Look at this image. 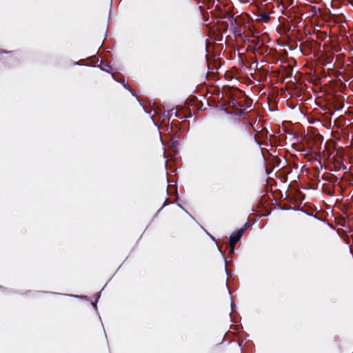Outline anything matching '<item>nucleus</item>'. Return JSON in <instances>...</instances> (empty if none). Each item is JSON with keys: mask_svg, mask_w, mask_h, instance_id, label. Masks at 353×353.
I'll return each mask as SVG.
<instances>
[{"mask_svg": "<svg viewBox=\"0 0 353 353\" xmlns=\"http://www.w3.org/2000/svg\"><path fill=\"white\" fill-rule=\"evenodd\" d=\"M243 234V230L237 229L234 231L230 236L229 241L231 244H236L242 237Z\"/></svg>", "mask_w": 353, "mask_h": 353, "instance_id": "f257e3e1", "label": "nucleus"}, {"mask_svg": "<svg viewBox=\"0 0 353 353\" xmlns=\"http://www.w3.org/2000/svg\"><path fill=\"white\" fill-rule=\"evenodd\" d=\"M231 103L232 105V106L234 107H236L237 105L241 107V108H243V109H241L239 111H238L237 112H231L230 114H234L235 116H237L239 117H241L242 115L244 114V112H245V108H244V106L243 105H241V103H238L236 100L233 99L232 101H231Z\"/></svg>", "mask_w": 353, "mask_h": 353, "instance_id": "f03ea898", "label": "nucleus"}, {"mask_svg": "<svg viewBox=\"0 0 353 353\" xmlns=\"http://www.w3.org/2000/svg\"><path fill=\"white\" fill-rule=\"evenodd\" d=\"M173 114L176 117L179 118V119H183V118H185L186 117L185 116L184 117H181L177 112H174V109L169 110L166 111L165 112H164L163 117L164 119H167L170 120L171 117Z\"/></svg>", "mask_w": 353, "mask_h": 353, "instance_id": "7ed1b4c3", "label": "nucleus"}, {"mask_svg": "<svg viewBox=\"0 0 353 353\" xmlns=\"http://www.w3.org/2000/svg\"><path fill=\"white\" fill-rule=\"evenodd\" d=\"M97 67L103 71H105L108 73H111V74H112L111 72L112 68L108 63H104V62L101 61V63L99 65H97Z\"/></svg>", "mask_w": 353, "mask_h": 353, "instance_id": "20e7f679", "label": "nucleus"}, {"mask_svg": "<svg viewBox=\"0 0 353 353\" xmlns=\"http://www.w3.org/2000/svg\"><path fill=\"white\" fill-rule=\"evenodd\" d=\"M228 21L230 23V25L232 26H236L235 27V32H241V28L237 26L236 19L234 16H230L228 17Z\"/></svg>", "mask_w": 353, "mask_h": 353, "instance_id": "39448f33", "label": "nucleus"}, {"mask_svg": "<svg viewBox=\"0 0 353 353\" xmlns=\"http://www.w3.org/2000/svg\"><path fill=\"white\" fill-rule=\"evenodd\" d=\"M179 145V137L177 136H174L170 141V148L172 149H176Z\"/></svg>", "mask_w": 353, "mask_h": 353, "instance_id": "423d86ee", "label": "nucleus"}, {"mask_svg": "<svg viewBox=\"0 0 353 353\" xmlns=\"http://www.w3.org/2000/svg\"><path fill=\"white\" fill-rule=\"evenodd\" d=\"M251 43L253 46L254 49L259 47L261 45L264 44V41H262L259 37H256L255 39L251 41Z\"/></svg>", "mask_w": 353, "mask_h": 353, "instance_id": "0eeeda50", "label": "nucleus"}, {"mask_svg": "<svg viewBox=\"0 0 353 353\" xmlns=\"http://www.w3.org/2000/svg\"><path fill=\"white\" fill-rule=\"evenodd\" d=\"M254 50L259 54H264L268 52V47L263 44L254 49Z\"/></svg>", "mask_w": 353, "mask_h": 353, "instance_id": "6e6552de", "label": "nucleus"}, {"mask_svg": "<svg viewBox=\"0 0 353 353\" xmlns=\"http://www.w3.org/2000/svg\"><path fill=\"white\" fill-rule=\"evenodd\" d=\"M259 17L263 23H268L270 20V14L265 12L259 14Z\"/></svg>", "mask_w": 353, "mask_h": 353, "instance_id": "1a4fd4ad", "label": "nucleus"}, {"mask_svg": "<svg viewBox=\"0 0 353 353\" xmlns=\"http://www.w3.org/2000/svg\"><path fill=\"white\" fill-rule=\"evenodd\" d=\"M281 209L282 210H289L290 208H281ZM292 210H300L304 213H305L307 215L310 216H313L314 218H315L316 219H318L321 221H323V219H321V218H319L316 215H314L312 213H307L305 211L303 210H301V209H296V208H291Z\"/></svg>", "mask_w": 353, "mask_h": 353, "instance_id": "9d476101", "label": "nucleus"}, {"mask_svg": "<svg viewBox=\"0 0 353 353\" xmlns=\"http://www.w3.org/2000/svg\"><path fill=\"white\" fill-rule=\"evenodd\" d=\"M218 248V250L219 251V252L221 253V254L222 255L224 261H225V263H227V260H226V257H225V255L224 254V252L219 248ZM225 273L227 274L228 276H231V273H230L227 269V266H226V264L225 265Z\"/></svg>", "mask_w": 353, "mask_h": 353, "instance_id": "9b49d317", "label": "nucleus"}, {"mask_svg": "<svg viewBox=\"0 0 353 353\" xmlns=\"http://www.w3.org/2000/svg\"><path fill=\"white\" fill-rule=\"evenodd\" d=\"M112 79H113L114 80H115V81H118V82H120V83L122 84L123 87L125 89H126L127 90H128V91H129V90L131 89L130 86L128 83H125V81H124V80H122V81H119V80H117V79L115 78V77H114V75L113 74H112Z\"/></svg>", "mask_w": 353, "mask_h": 353, "instance_id": "f8f14e48", "label": "nucleus"}, {"mask_svg": "<svg viewBox=\"0 0 353 353\" xmlns=\"http://www.w3.org/2000/svg\"><path fill=\"white\" fill-rule=\"evenodd\" d=\"M129 92L132 94V96L135 97L137 99V101H139V104L143 107L144 111L148 113V114H150L149 112L146 111L145 107L143 106V105L141 103V102L139 101V99H138L137 96V93L135 92V91L134 90H132V88L129 90Z\"/></svg>", "mask_w": 353, "mask_h": 353, "instance_id": "ddd939ff", "label": "nucleus"}, {"mask_svg": "<svg viewBox=\"0 0 353 353\" xmlns=\"http://www.w3.org/2000/svg\"><path fill=\"white\" fill-rule=\"evenodd\" d=\"M253 225V223H250L249 221L246 222L244 225L243 226V228H239L240 230H243V232L244 233V232L248 229L249 228H250L252 225Z\"/></svg>", "mask_w": 353, "mask_h": 353, "instance_id": "4468645a", "label": "nucleus"}, {"mask_svg": "<svg viewBox=\"0 0 353 353\" xmlns=\"http://www.w3.org/2000/svg\"><path fill=\"white\" fill-rule=\"evenodd\" d=\"M65 295L69 296H72L74 298H78V299H86L87 298L86 296H83V295H72V294H65Z\"/></svg>", "mask_w": 353, "mask_h": 353, "instance_id": "2eb2a0df", "label": "nucleus"}, {"mask_svg": "<svg viewBox=\"0 0 353 353\" xmlns=\"http://www.w3.org/2000/svg\"><path fill=\"white\" fill-rule=\"evenodd\" d=\"M177 205L182 209L187 214H188L192 219H194V217L179 203H177Z\"/></svg>", "mask_w": 353, "mask_h": 353, "instance_id": "dca6fc26", "label": "nucleus"}, {"mask_svg": "<svg viewBox=\"0 0 353 353\" xmlns=\"http://www.w3.org/2000/svg\"><path fill=\"white\" fill-rule=\"evenodd\" d=\"M169 204V203L168 202V200L166 199L163 205L161 206V208L158 210V212H157V214H155V216L157 215V214L164 208L165 207L166 205H168Z\"/></svg>", "mask_w": 353, "mask_h": 353, "instance_id": "f3484780", "label": "nucleus"}, {"mask_svg": "<svg viewBox=\"0 0 353 353\" xmlns=\"http://www.w3.org/2000/svg\"><path fill=\"white\" fill-rule=\"evenodd\" d=\"M94 300H95L96 303H97V302H98V301H99V299H100V297H101V292H97V293L94 294Z\"/></svg>", "mask_w": 353, "mask_h": 353, "instance_id": "a211bd4d", "label": "nucleus"}, {"mask_svg": "<svg viewBox=\"0 0 353 353\" xmlns=\"http://www.w3.org/2000/svg\"><path fill=\"white\" fill-rule=\"evenodd\" d=\"M234 245H235V244H232V245H230V254H234V250H235Z\"/></svg>", "mask_w": 353, "mask_h": 353, "instance_id": "6ab92c4d", "label": "nucleus"}, {"mask_svg": "<svg viewBox=\"0 0 353 353\" xmlns=\"http://www.w3.org/2000/svg\"><path fill=\"white\" fill-rule=\"evenodd\" d=\"M230 307H231V310L232 312H234L235 308H236V305L235 303L233 302V301H231V305H230Z\"/></svg>", "mask_w": 353, "mask_h": 353, "instance_id": "aec40b11", "label": "nucleus"}, {"mask_svg": "<svg viewBox=\"0 0 353 353\" xmlns=\"http://www.w3.org/2000/svg\"><path fill=\"white\" fill-rule=\"evenodd\" d=\"M8 53H12V51H6V50H0V54H8Z\"/></svg>", "mask_w": 353, "mask_h": 353, "instance_id": "412c9836", "label": "nucleus"}, {"mask_svg": "<svg viewBox=\"0 0 353 353\" xmlns=\"http://www.w3.org/2000/svg\"><path fill=\"white\" fill-rule=\"evenodd\" d=\"M97 303H96V301L94 302H92V305L93 306V307L94 308V310L97 312Z\"/></svg>", "mask_w": 353, "mask_h": 353, "instance_id": "4be33fe9", "label": "nucleus"}, {"mask_svg": "<svg viewBox=\"0 0 353 353\" xmlns=\"http://www.w3.org/2000/svg\"><path fill=\"white\" fill-rule=\"evenodd\" d=\"M343 108V105H341L340 107L336 108L334 111H338V110L342 109Z\"/></svg>", "mask_w": 353, "mask_h": 353, "instance_id": "5701e85b", "label": "nucleus"}, {"mask_svg": "<svg viewBox=\"0 0 353 353\" xmlns=\"http://www.w3.org/2000/svg\"><path fill=\"white\" fill-rule=\"evenodd\" d=\"M254 139H255V142H256L258 145H261V143H259V141L256 138H254Z\"/></svg>", "mask_w": 353, "mask_h": 353, "instance_id": "b1692460", "label": "nucleus"}, {"mask_svg": "<svg viewBox=\"0 0 353 353\" xmlns=\"http://www.w3.org/2000/svg\"><path fill=\"white\" fill-rule=\"evenodd\" d=\"M211 239H212L214 241H216V239L214 237H213L212 236L210 235Z\"/></svg>", "mask_w": 353, "mask_h": 353, "instance_id": "393cba45", "label": "nucleus"}, {"mask_svg": "<svg viewBox=\"0 0 353 353\" xmlns=\"http://www.w3.org/2000/svg\"><path fill=\"white\" fill-rule=\"evenodd\" d=\"M288 107H290L291 109H294V107H292V105H288Z\"/></svg>", "mask_w": 353, "mask_h": 353, "instance_id": "a878e982", "label": "nucleus"}, {"mask_svg": "<svg viewBox=\"0 0 353 353\" xmlns=\"http://www.w3.org/2000/svg\"><path fill=\"white\" fill-rule=\"evenodd\" d=\"M288 107H290L291 109H294V107H292V105H288Z\"/></svg>", "mask_w": 353, "mask_h": 353, "instance_id": "bb28decb", "label": "nucleus"}, {"mask_svg": "<svg viewBox=\"0 0 353 353\" xmlns=\"http://www.w3.org/2000/svg\"><path fill=\"white\" fill-rule=\"evenodd\" d=\"M225 285H226V287H227L228 290H229L228 285V282H227V281H226Z\"/></svg>", "mask_w": 353, "mask_h": 353, "instance_id": "cd10ccee", "label": "nucleus"}, {"mask_svg": "<svg viewBox=\"0 0 353 353\" xmlns=\"http://www.w3.org/2000/svg\"><path fill=\"white\" fill-rule=\"evenodd\" d=\"M241 343H239V346L241 347Z\"/></svg>", "mask_w": 353, "mask_h": 353, "instance_id": "c85d7f7f", "label": "nucleus"}, {"mask_svg": "<svg viewBox=\"0 0 353 353\" xmlns=\"http://www.w3.org/2000/svg\"><path fill=\"white\" fill-rule=\"evenodd\" d=\"M76 65H79V62L75 63Z\"/></svg>", "mask_w": 353, "mask_h": 353, "instance_id": "c756f323", "label": "nucleus"}, {"mask_svg": "<svg viewBox=\"0 0 353 353\" xmlns=\"http://www.w3.org/2000/svg\"><path fill=\"white\" fill-rule=\"evenodd\" d=\"M3 287L1 285H0V288H2Z\"/></svg>", "mask_w": 353, "mask_h": 353, "instance_id": "7c9ffc66", "label": "nucleus"}]
</instances>
